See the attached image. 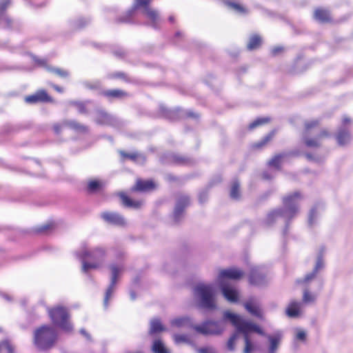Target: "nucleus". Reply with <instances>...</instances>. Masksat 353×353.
Wrapping results in <instances>:
<instances>
[{
	"label": "nucleus",
	"mask_w": 353,
	"mask_h": 353,
	"mask_svg": "<svg viewBox=\"0 0 353 353\" xmlns=\"http://www.w3.org/2000/svg\"><path fill=\"white\" fill-rule=\"evenodd\" d=\"M102 219L105 221H119L121 217L117 213L107 212L102 214Z\"/></svg>",
	"instance_id": "obj_25"
},
{
	"label": "nucleus",
	"mask_w": 353,
	"mask_h": 353,
	"mask_svg": "<svg viewBox=\"0 0 353 353\" xmlns=\"http://www.w3.org/2000/svg\"><path fill=\"white\" fill-rule=\"evenodd\" d=\"M194 295L202 307L214 309L216 307L215 290L212 284L198 283L194 289Z\"/></svg>",
	"instance_id": "obj_3"
},
{
	"label": "nucleus",
	"mask_w": 353,
	"mask_h": 353,
	"mask_svg": "<svg viewBox=\"0 0 353 353\" xmlns=\"http://www.w3.org/2000/svg\"><path fill=\"white\" fill-rule=\"evenodd\" d=\"M48 312L54 324L66 332H70L72 330V325L68 321L69 314L65 308L57 306L50 310Z\"/></svg>",
	"instance_id": "obj_5"
},
{
	"label": "nucleus",
	"mask_w": 353,
	"mask_h": 353,
	"mask_svg": "<svg viewBox=\"0 0 353 353\" xmlns=\"http://www.w3.org/2000/svg\"><path fill=\"white\" fill-rule=\"evenodd\" d=\"M250 283L254 285H260L265 283V276L262 273L258 267H254L252 269L250 277Z\"/></svg>",
	"instance_id": "obj_9"
},
{
	"label": "nucleus",
	"mask_w": 353,
	"mask_h": 353,
	"mask_svg": "<svg viewBox=\"0 0 353 353\" xmlns=\"http://www.w3.org/2000/svg\"><path fill=\"white\" fill-rule=\"evenodd\" d=\"M343 120H344V122H349V121H350V119H347V118H346V117H345V118L343 119Z\"/></svg>",
	"instance_id": "obj_45"
},
{
	"label": "nucleus",
	"mask_w": 353,
	"mask_h": 353,
	"mask_svg": "<svg viewBox=\"0 0 353 353\" xmlns=\"http://www.w3.org/2000/svg\"><path fill=\"white\" fill-rule=\"evenodd\" d=\"M267 338L269 341L268 353H276L281 341V334L276 333L273 335H268Z\"/></svg>",
	"instance_id": "obj_11"
},
{
	"label": "nucleus",
	"mask_w": 353,
	"mask_h": 353,
	"mask_svg": "<svg viewBox=\"0 0 353 353\" xmlns=\"http://www.w3.org/2000/svg\"><path fill=\"white\" fill-rule=\"evenodd\" d=\"M110 270L112 274L111 283L105 293V296L104 299L105 305H107L108 304V299H110L114 290V288L117 282V278L123 271V268L121 265H112L110 266Z\"/></svg>",
	"instance_id": "obj_7"
},
{
	"label": "nucleus",
	"mask_w": 353,
	"mask_h": 353,
	"mask_svg": "<svg viewBox=\"0 0 353 353\" xmlns=\"http://www.w3.org/2000/svg\"><path fill=\"white\" fill-rule=\"evenodd\" d=\"M154 187L155 184L152 181L137 180L133 190L137 191H148L153 189Z\"/></svg>",
	"instance_id": "obj_14"
},
{
	"label": "nucleus",
	"mask_w": 353,
	"mask_h": 353,
	"mask_svg": "<svg viewBox=\"0 0 353 353\" xmlns=\"http://www.w3.org/2000/svg\"><path fill=\"white\" fill-rule=\"evenodd\" d=\"M243 275V271L236 268L221 269L218 271L215 285L220 288L223 297L228 302L237 303L240 298L238 289L229 280H239Z\"/></svg>",
	"instance_id": "obj_1"
},
{
	"label": "nucleus",
	"mask_w": 353,
	"mask_h": 353,
	"mask_svg": "<svg viewBox=\"0 0 353 353\" xmlns=\"http://www.w3.org/2000/svg\"><path fill=\"white\" fill-rule=\"evenodd\" d=\"M279 157H276L275 159H272L270 162L271 164H274L275 161L279 160Z\"/></svg>",
	"instance_id": "obj_42"
},
{
	"label": "nucleus",
	"mask_w": 353,
	"mask_h": 353,
	"mask_svg": "<svg viewBox=\"0 0 353 353\" xmlns=\"http://www.w3.org/2000/svg\"><path fill=\"white\" fill-rule=\"evenodd\" d=\"M238 337V333H234L228 340L227 347L229 350L233 351L235 348V343Z\"/></svg>",
	"instance_id": "obj_29"
},
{
	"label": "nucleus",
	"mask_w": 353,
	"mask_h": 353,
	"mask_svg": "<svg viewBox=\"0 0 353 353\" xmlns=\"http://www.w3.org/2000/svg\"><path fill=\"white\" fill-rule=\"evenodd\" d=\"M306 332L302 329L297 328L295 330V339L300 341H305L306 339Z\"/></svg>",
	"instance_id": "obj_27"
},
{
	"label": "nucleus",
	"mask_w": 353,
	"mask_h": 353,
	"mask_svg": "<svg viewBox=\"0 0 353 353\" xmlns=\"http://www.w3.org/2000/svg\"><path fill=\"white\" fill-rule=\"evenodd\" d=\"M171 325L175 327L186 326L190 323V319L185 316L177 317L170 321Z\"/></svg>",
	"instance_id": "obj_18"
},
{
	"label": "nucleus",
	"mask_w": 353,
	"mask_h": 353,
	"mask_svg": "<svg viewBox=\"0 0 353 353\" xmlns=\"http://www.w3.org/2000/svg\"><path fill=\"white\" fill-rule=\"evenodd\" d=\"M104 255V251L102 249H96L95 250L92 251V252L85 251L82 256L83 257H90L93 259H99L102 258Z\"/></svg>",
	"instance_id": "obj_19"
},
{
	"label": "nucleus",
	"mask_w": 353,
	"mask_h": 353,
	"mask_svg": "<svg viewBox=\"0 0 353 353\" xmlns=\"http://www.w3.org/2000/svg\"><path fill=\"white\" fill-rule=\"evenodd\" d=\"M165 327L157 319H154L150 321V334H157L165 331Z\"/></svg>",
	"instance_id": "obj_16"
},
{
	"label": "nucleus",
	"mask_w": 353,
	"mask_h": 353,
	"mask_svg": "<svg viewBox=\"0 0 353 353\" xmlns=\"http://www.w3.org/2000/svg\"><path fill=\"white\" fill-rule=\"evenodd\" d=\"M131 299L134 300L135 299V294L134 292L130 293Z\"/></svg>",
	"instance_id": "obj_43"
},
{
	"label": "nucleus",
	"mask_w": 353,
	"mask_h": 353,
	"mask_svg": "<svg viewBox=\"0 0 353 353\" xmlns=\"http://www.w3.org/2000/svg\"><path fill=\"white\" fill-rule=\"evenodd\" d=\"M199 353H216L212 347H205L198 350Z\"/></svg>",
	"instance_id": "obj_35"
},
{
	"label": "nucleus",
	"mask_w": 353,
	"mask_h": 353,
	"mask_svg": "<svg viewBox=\"0 0 353 353\" xmlns=\"http://www.w3.org/2000/svg\"><path fill=\"white\" fill-rule=\"evenodd\" d=\"M0 353H12V347L8 342L0 344Z\"/></svg>",
	"instance_id": "obj_30"
},
{
	"label": "nucleus",
	"mask_w": 353,
	"mask_h": 353,
	"mask_svg": "<svg viewBox=\"0 0 353 353\" xmlns=\"http://www.w3.org/2000/svg\"><path fill=\"white\" fill-rule=\"evenodd\" d=\"M299 196V194L297 193H295L292 195H289L284 198L283 202L285 206L288 207L291 204H294V201L296 198H298Z\"/></svg>",
	"instance_id": "obj_28"
},
{
	"label": "nucleus",
	"mask_w": 353,
	"mask_h": 353,
	"mask_svg": "<svg viewBox=\"0 0 353 353\" xmlns=\"http://www.w3.org/2000/svg\"><path fill=\"white\" fill-rule=\"evenodd\" d=\"M80 332L82 335H83L86 339H90V335L87 333V332L84 329H81Z\"/></svg>",
	"instance_id": "obj_40"
},
{
	"label": "nucleus",
	"mask_w": 353,
	"mask_h": 353,
	"mask_svg": "<svg viewBox=\"0 0 353 353\" xmlns=\"http://www.w3.org/2000/svg\"><path fill=\"white\" fill-rule=\"evenodd\" d=\"M174 341L176 344H188L191 342L190 338L185 334H174L173 336Z\"/></svg>",
	"instance_id": "obj_21"
},
{
	"label": "nucleus",
	"mask_w": 353,
	"mask_h": 353,
	"mask_svg": "<svg viewBox=\"0 0 353 353\" xmlns=\"http://www.w3.org/2000/svg\"><path fill=\"white\" fill-rule=\"evenodd\" d=\"M152 351L153 353H169L168 349L161 339L154 341Z\"/></svg>",
	"instance_id": "obj_15"
},
{
	"label": "nucleus",
	"mask_w": 353,
	"mask_h": 353,
	"mask_svg": "<svg viewBox=\"0 0 353 353\" xmlns=\"http://www.w3.org/2000/svg\"><path fill=\"white\" fill-rule=\"evenodd\" d=\"M98 267H99V264H97V263H90L83 262L82 270L84 272H86L89 269L97 268Z\"/></svg>",
	"instance_id": "obj_33"
},
{
	"label": "nucleus",
	"mask_w": 353,
	"mask_h": 353,
	"mask_svg": "<svg viewBox=\"0 0 353 353\" xmlns=\"http://www.w3.org/2000/svg\"><path fill=\"white\" fill-rule=\"evenodd\" d=\"M126 157L133 159L134 157V155H126Z\"/></svg>",
	"instance_id": "obj_47"
},
{
	"label": "nucleus",
	"mask_w": 353,
	"mask_h": 353,
	"mask_svg": "<svg viewBox=\"0 0 353 353\" xmlns=\"http://www.w3.org/2000/svg\"><path fill=\"white\" fill-rule=\"evenodd\" d=\"M230 6L234 10H235L237 12H241L244 11V8L241 6L240 5L236 4V3H230Z\"/></svg>",
	"instance_id": "obj_37"
},
{
	"label": "nucleus",
	"mask_w": 353,
	"mask_h": 353,
	"mask_svg": "<svg viewBox=\"0 0 353 353\" xmlns=\"http://www.w3.org/2000/svg\"><path fill=\"white\" fill-rule=\"evenodd\" d=\"M50 99L45 91L41 90L36 94L28 96L25 98L26 102L28 103H36L41 101H48Z\"/></svg>",
	"instance_id": "obj_12"
},
{
	"label": "nucleus",
	"mask_w": 353,
	"mask_h": 353,
	"mask_svg": "<svg viewBox=\"0 0 353 353\" xmlns=\"http://www.w3.org/2000/svg\"><path fill=\"white\" fill-rule=\"evenodd\" d=\"M57 338L55 330L50 326L44 325L34 332V344L40 350L51 347Z\"/></svg>",
	"instance_id": "obj_4"
},
{
	"label": "nucleus",
	"mask_w": 353,
	"mask_h": 353,
	"mask_svg": "<svg viewBox=\"0 0 353 353\" xmlns=\"http://www.w3.org/2000/svg\"><path fill=\"white\" fill-rule=\"evenodd\" d=\"M244 307L246 310L251 314L259 318L263 317V312L261 308V305L256 299L252 298L249 299L244 303Z\"/></svg>",
	"instance_id": "obj_8"
},
{
	"label": "nucleus",
	"mask_w": 353,
	"mask_h": 353,
	"mask_svg": "<svg viewBox=\"0 0 353 353\" xmlns=\"http://www.w3.org/2000/svg\"><path fill=\"white\" fill-rule=\"evenodd\" d=\"M315 294L310 293L307 289H305L303 290V302L304 303H313L315 301Z\"/></svg>",
	"instance_id": "obj_24"
},
{
	"label": "nucleus",
	"mask_w": 353,
	"mask_h": 353,
	"mask_svg": "<svg viewBox=\"0 0 353 353\" xmlns=\"http://www.w3.org/2000/svg\"><path fill=\"white\" fill-rule=\"evenodd\" d=\"M137 2H139L140 4H145L146 2L145 1H141L140 0H137Z\"/></svg>",
	"instance_id": "obj_44"
},
{
	"label": "nucleus",
	"mask_w": 353,
	"mask_h": 353,
	"mask_svg": "<svg viewBox=\"0 0 353 353\" xmlns=\"http://www.w3.org/2000/svg\"><path fill=\"white\" fill-rule=\"evenodd\" d=\"M54 72L61 77L67 76V72L63 70H61V69H55L54 70Z\"/></svg>",
	"instance_id": "obj_38"
},
{
	"label": "nucleus",
	"mask_w": 353,
	"mask_h": 353,
	"mask_svg": "<svg viewBox=\"0 0 353 353\" xmlns=\"http://www.w3.org/2000/svg\"><path fill=\"white\" fill-rule=\"evenodd\" d=\"M99 182L95 180L91 181L88 183L89 188L91 190H94L97 188L99 186Z\"/></svg>",
	"instance_id": "obj_36"
},
{
	"label": "nucleus",
	"mask_w": 353,
	"mask_h": 353,
	"mask_svg": "<svg viewBox=\"0 0 353 353\" xmlns=\"http://www.w3.org/2000/svg\"><path fill=\"white\" fill-rule=\"evenodd\" d=\"M54 227V225L53 222H46L39 227L36 228L35 231L37 232H45L52 230Z\"/></svg>",
	"instance_id": "obj_26"
},
{
	"label": "nucleus",
	"mask_w": 353,
	"mask_h": 353,
	"mask_svg": "<svg viewBox=\"0 0 353 353\" xmlns=\"http://www.w3.org/2000/svg\"><path fill=\"white\" fill-rule=\"evenodd\" d=\"M261 39L258 36L254 35L250 38L248 44V48L250 50H254L261 45Z\"/></svg>",
	"instance_id": "obj_22"
},
{
	"label": "nucleus",
	"mask_w": 353,
	"mask_h": 353,
	"mask_svg": "<svg viewBox=\"0 0 353 353\" xmlns=\"http://www.w3.org/2000/svg\"><path fill=\"white\" fill-rule=\"evenodd\" d=\"M281 49L275 48L273 50L274 53H276L277 51H279Z\"/></svg>",
	"instance_id": "obj_46"
},
{
	"label": "nucleus",
	"mask_w": 353,
	"mask_h": 353,
	"mask_svg": "<svg viewBox=\"0 0 353 353\" xmlns=\"http://www.w3.org/2000/svg\"><path fill=\"white\" fill-rule=\"evenodd\" d=\"M121 92L118 90L110 91L108 92V94L112 97H119L120 96Z\"/></svg>",
	"instance_id": "obj_39"
},
{
	"label": "nucleus",
	"mask_w": 353,
	"mask_h": 353,
	"mask_svg": "<svg viewBox=\"0 0 353 353\" xmlns=\"http://www.w3.org/2000/svg\"><path fill=\"white\" fill-rule=\"evenodd\" d=\"M337 141L339 145H344L350 142V136L347 132H342L338 135Z\"/></svg>",
	"instance_id": "obj_23"
},
{
	"label": "nucleus",
	"mask_w": 353,
	"mask_h": 353,
	"mask_svg": "<svg viewBox=\"0 0 353 353\" xmlns=\"http://www.w3.org/2000/svg\"><path fill=\"white\" fill-rule=\"evenodd\" d=\"M307 144L310 146H314L316 145L315 143L311 142V141H307Z\"/></svg>",
	"instance_id": "obj_41"
},
{
	"label": "nucleus",
	"mask_w": 353,
	"mask_h": 353,
	"mask_svg": "<svg viewBox=\"0 0 353 353\" xmlns=\"http://www.w3.org/2000/svg\"><path fill=\"white\" fill-rule=\"evenodd\" d=\"M314 17L320 21H326L330 19L328 12L322 9H317L314 12Z\"/></svg>",
	"instance_id": "obj_20"
},
{
	"label": "nucleus",
	"mask_w": 353,
	"mask_h": 353,
	"mask_svg": "<svg viewBox=\"0 0 353 353\" xmlns=\"http://www.w3.org/2000/svg\"><path fill=\"white\" fill-rule=\"evenodd\" d=\"M230 196L233 199H237L239 196V185L238 183H234L230 191Z\"/></svg>",
	"instance_id": "obj_31"
},
{
	"label": "nucleus",
	"mask_w": 353,
	"mask_h": 353,
	"mask_svg": "<svg viewBox=\"0 0 353 353\" xmlns=\"http://www.w3.org/2000/svg\"><path fill=\"white\" fill-rule=\"evenodd\" d=\"M224 318L229 319L231 323L235 326L238 332L244 334L245 347L243 353H252L254 350V345L250 340L248 334L252 332H256L261 335H265L263 331L256 324L245 321L240 315L232 313L229 311L224 312Z\"/></svg>",
	"instance_id": "obj_2"
},
{
	"label": "nucleus",
	"mask_w": 353,
	"mask_h": 353,
	"mask_svg": "<svg viewBox=\"0 0 353 353\" xmlns=\"http://www.w3.org/2000/svg\"><path fill=\"white\" fill-rule=\"evenodd\" d=\"M194 329L196 332L203 335H217L223 331L224 327L220 322L207 321L201 325H195Z\"/></svg>",
	"instance_id": "obj_6"
},
{
	"label": "nucleus",
	"mask_w": 353,
	"mask_h": 353,
	"mask_svg": "<svg viewBox=\"0 0 353 353\" xmlns=\"http://www.w3.org/2000/svg\"><path fill=\"white\" fill-rule=\"evenodd\" d=\"M119 195L120 199H121L123 204L125 205V206L132 208H139L141 207L143 205L142 201H133L124 193H119Z\"/></svg>",
	"instance_id": "obj_13"
},
{
	"label": "nucleus",
	"mask_w": 353,
	"mask_h": 353,
	"mask_svg": "<svg viewBox=\"0 0 353 353\" xmlns=\"http://www.w3.org/2000/svg\"><path fill=\"white\" fill-rule=\"evenodd\" d=\"M323 260H322V259L321 257H319L318 259H317V261H316V263L315 268H314V271L312 272L307 274L305 276V277L304 278L303 282L307 283L313 279L314 278L317 271L319 269H321L323 267Z\"/></svg>",
	"instance_id": "obj_17"
},
{
	"label": "nucleus",
	"mask_w": 353,
	"mask_h": 353,
	"mask_svg": "<svg viewBox=\"0 0 353 353\" xmlns=\"http://www.w3.org/2000/svg\"><path fill=\"white\" fill-rule=\"evenodd\" d=\"M268 121L267 118L258 119L250 125V128L252 129L259 125L264 124Z\"/></svg>",
	"instance_id": "obj_32"
},
{
	"label": "nucleus",
	"mask_w": 353,
	"mask_h": 353,
	"mask_svg": "<svg viewBox=\"0 0 353 353\" xmlns=\"http://www.w3.org/2000/svg\"><path fill=\"white\" fill-rule=\"evenodd\" d=\"M145 13L150 18V19H155L157 16V14L155 11L152 10L149 8L146 7L145 8Z\"/></svg>",
	"instance_id": "obj_34"
},
{
	"label": "nucleus",
	"mask_w": 353,
	"mask_h": 353,
	"mask_svg": "<svg viewBox=\"0 0 353 353\" xmlns=\"http://www.w3.org/2000/svg\"><path fill=\"white\" fill-rule=\"evenodd\" d=\"M302 303L293 301L286 308V314L289 317L296 318L301 314Z\"/></svg>",
	"instance_id": "obj_10"
}]
</instances>
